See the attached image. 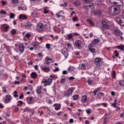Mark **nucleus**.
<instances>
[{"label":"nucleus","instance_id":"f8f14e48","mask_svg":"<svg viewBox=\"0 0 124 124\" xmlns=\"http://www.w3.org/2000/svg\"><path fill=\"white\" fill-rule=\"evenodd\" d=\"M94 62L96 65L98 66H100V62H101V59L100 58H96L94 60Z\"/></svg>","mask_w":124,"mask_h":124},{"label":"nucleus","instance_id":"338daca9","mask_svg":"<svg viewBox=\"0 0 124 124\" xmlns=\"http://www.w3.org/2000/svg\"><path fill=\"white\" fill-rule=\"evenodd\" d=\"M50 77L51 78H56V75H51L50 76Z\"/></svg>","mask_w":124,"mask_h":124},{"label":"nucleus","instance_id":"4468645a","mask_svg":"<svg viewBox=\"0 0 124 124\" xmlns=\"http://www.w3.org/2000/svg\"><path fill=\"white\" fill-rule=\"evenodd\" d=\"M87 99H88V98L87 97V95H84L82 96L81 101L82 103H86V102H87Z\"/></svg>","mask_w":124,"mask_h":124},{"label":"nucleus","instance_id":"9d476101","mask_svg":"<svg viewBox=\"0 0 124 124\" xmlns=\"http://www.w3.org/2000/svg\"><path fill=\"white\" fill-rule=\"evenodd\" d=\"M18 50L21 53H23L24 51H25V47L24 46V45L22 43H20L19 45Z\"/></svg>","mask_w":124,"mask_h":124},{"label":"nucleus","instance_id":"39448f33","mask_svg":"<svg viewBox=\"0 0 124 124\" xmlns=\"http://www.w3.org/2000/svg\"><path fill=\"white\" fill-rule=\"evenodd\" d=\"M37 29L39 32H43V29H44V24L42 23H39L37 25Z\"/></svg>","mask_w":124,"mask_h":124},{"label":"nucleus","instance_id":"e2e57ef3","mask_svg":"<svg viewBox=\"0 0 124 124\" xmlns=\"http://www.w3.org/2000/svg\"><path fill=\"white\" fill-rule=\"evenodd\" d=\"M0 14H3L4 15H5V14H6V12H4L3 10H2L0 12Z\"/></svg>","mask_w":124,"mask_h":124},{"label":"nucleus","instance_id":"603ef678","mask_svg":"<svg viewBox=\"0 0 124 124\" xmlns=\"http://www.w3.org/2000/svg\"><path fill=\"white\" fill-rule=\"evenodd\" d=\"M31 45H32V46H33L34 47H35V46H37V44L35 43V42H32V43H31Z\"/></svg>","mask_w":124,"mask_h":124},{"label":"nucleus","instance_id":"2eb2a0df","mask_svg":"<svg viewBox=\"0 0 124 124\" xmlns=\"http://www.w3.org/2000/svg\"><path fill=\"white\" fill-rule=\"evenodd\" d=\"M19 20H27L28 19V17L26 16L24 14H21L19 16Z\"/></svg>","mask_w":124,"mask_h":124},{"label":"nucleus","instance_id":"1a4fd4ad","mask_svg":"<svg viewBox=\"0 0 124 124\" xmlns=\"http://www.w3.org/2000/svg\"><path fill=\"white\" fill-rule=\"evenodd\" d=\"M110 2L111 3H119V2L121 3L120 4H118L119 6H120L121 7H123V1L121 0H109Z\"/></svg>","mask_w":124,"mask_h":124},{"label":"nucleus","instance_id":"f03ea898","mask_svg":"<svg viewBox=\"0 0 124 124\" xmlns=\"http://www.w3.org/2000/svg\"><path fill=\"white\" fill-rule=\"evenodd\" d=\"M102 24L103 28L106 29L107 30H109V29H111V28H113V23L111 21H107L106 22L105 20H103L102 21Z\"/></svg>","mask_w":124,"mask_h":124},{"label":"nucleus","instance_id":"13d9d810","mask_svg":"<svg viewBox=\"0 0 124 124\" xmlns=\"http://www.w3.org/2000/svg\"><path fill=\"white\" fill-rule=\"evenodd\" d=\"M74 79H75V78L73 77H70L69 78V80L70 81H71L72 80H74Z\"/></svg>","mask_w":124,"mask_h":124},{"label":"nucleus","instance_id":"7ed1b4c3","mask_svg":"<svg viewBox=\"0 0 124 124\" xmlns=\"http://www.w3.org/2000/svg\"><path fill=\"white\" fill-rule=\"evenodd\" d=\"M74 91H75V87H71L69 88L67 91L64 92V96H70V95H71L72 93H73Z\"/></svg>","mask_w":124,"mask_h":124},{"label":"nucleus","instance_id":"69168bd1","mask_svg":"<svg viewBox=\"0 0 124 124\" xmlns=\"http://www.w3.org/2000/svg\"><path fill=\"white\" fill-rule=\"evenodd\" d=\"M89 7H92V8H93L94 6H93V4H91L88 5Z\"/></svg>","mask_w":124,"mask_h":124},{"label":"nucleus","instance_id":"bf43d9fd","mask_svg":"<svg viewBox=\"0 0 124 124\" xmlns=\"http://www.w3.org/2000/svg\"><path fill=\"white\" fill-rule=\"evenodd\" d=\"M118 56H119V53H117V51H115L114 56L118 57Z\"/></svg>","mask_w":124,"mask_h":124},{"label":"nucleus","instance_id":"6e6552de","mask_svg":"<svg viewBox=\"0 0 124 124\" xmlns=\"http://www.w3.org/2000/svg\"><path fill=\"white\" fill-rule=\"evenodd\" d=\"M13 97H11V95L8 94L6 95V98L5 99V103H10L12 100Z\"/></svg>","mask_w":124,"mask_h":124},{"label":"nucleus","instance_id":"49530a36","mask_svg":"<svg viewBox=\"0 0 124 124\" xmlns=\"http://www.w3.org/2000/svg\"><path fill=\"white\" fill-rule=\"evenodd\" d=\"M23 104V101H18V102H17V105L18 106H21V105H22Z\"/></svg>","mask_w":124,"mask_h":124},{"label":"nucleus","instance_id":"9b49d317","mask_svg":"<svg viewBox=\"0 0 124 124\" xmlns=\"http://www.w3.org/2000/svg\"><path fill=\"white\" fill-rule=\"evenodd\" d=\"M10 28V26L8 24H4L2 26V29L3 31H5V32L8 31V30H9Z\"/></svg>","mask_w":124,"mask_h":124},{"label":"nucleus","instance_id":"a211bd4d","mask_svg":"<svg viewBox=\"0 0 124 124\" xmlns=\"http://www.w3.org/2000/svg\"><path fill=\"white\" fill-rule=\"evenodd\" d=\"M114 32L116 35H122V34H123V32H122L120 30L118 29L114 30Z\"/></svg>","mask_w":124,"mask_h":124},{"label":"nucleus","instance_id":"5fc2aeb1","mask_svg":"<svg viewBox=\"0 0 124 124\" xmlns=\"http://www.w3.org/2000/svg\"><path fill=\"white\" fill-rule=\"evenodd\" d=\"M58 14H59L60 15H63L64 14V12L63 11H61L60 12H58Z\"/></svg>","mask_w":124,"mask_h":124},{"label":"nucleus","instance_id":"5701e85b","mask_svg":"<svg viewBox=\"0 0 124 124\" xmlns=\"http://www.w3.org/2000/svg\"><path fill=\"white\" fill-rule=\"evenodd\" d=\"M86 21L89 24H90V25H92V26H94V23H93V21L90 19L87 18Z\"/></svg>","mask_w":124,"mask_h":124},{"label":"nucleus","instance_id":"0eeeda50","mask_svg":"<svg viewBox=\"0 0 124 124\" xmlns=\"http://www.w3.org/2000/svg\"><path fill=\"white\" fill-rule=\"evenodd\" d=\"M62 54L64 56L65 59L68 58V50L66 48H63L62 50Z\"/></svg>","mask_w":124,"mask_h":124},{"label":"nucleus","instance_id":"4d7b16f0","mask_svg":"<svg viewBox=\"0 0 124 124\" xmlns=\"http://www.w3.org/2000/svg\"><path fill=\"white\" fill-rule=\"evenodd\" d=\"M44 13L45 14H48V13H49V11L46 10V9H44Z\"/></svg>","mask_w":124,"mask_h":124},{"label":"nucleus","instance_id":"79ce46f5","mask_svg":"<svg viewBox=\"0 0 124 124\" xmlns=\"http://www.w3.org/2000/svg\"><path fill=\"white\" fill-rule=\"evenodd\" d=\"M105 115L106 116V117H105L104 118V120H108V119H109V116H110V114H106Z\"/></svg>","mask_w":124,"mask_h":124},{"label":"nucleus","instance_id":"680f3d73","mask_svg":"<svg viewBox=\"0 0 124 124\" xmlns=\"http://www.w3.org/2000/svg\"><path fill=\"white\" fill-rule=\"evenodd\" d=\"M40 113V116H42L43 114H44V111L43 110H42L41 111H39Z\"/></svg>","mask_w":124,"mask_h":124},{"label":"nucleus","instance_id":"c85d7f7f","mask_svg":"<svg viewBox=\"0 0 124 124\" xmlns=\"http://www.w3.org/2000/svg\"><path fill=\"white\" fill-rule=\"evenodd\" d=\"M80 69H82L84 70V69H86V65L84 63H82L80 66Z\"/></svg>","mask_w":124,"mask_h":124},{"label":"nucleus","instance_id":"3c124183","mask_svg":"<svg viewBox=\"0 0 124 124\" xmlns=\"http://www.w3.org/2000/svg\"><path fill=\"white\" fill-rule=\"evenodd\" d=\"M46 47L47 49H50L51 46H50V44H46Z\"/></svg>","mask_w":124,"mask_h":124},{"label":"nucleus","instance_id":"8fccbe9b","mask_svg":"<svg viewBox=\"0 0 124 124\" xmlns=\"http://www.w3.org/2000/svg\"><path fill=\"white\" fill-rule=\"evenodd\" d=\"M61 83H65V78H61Z\"/></svg>","mask_w":124,"mask_h":124},{"label":"nucleus","instance_id":"20e7f679","mask_svg":"<svg viewBox=\"0 0 124 124\" xmlns=\"http://www.w3.org/2000/svg\"><path fill=\"white\" fill-rule=\"evenodd\" d=\"M116 22L120 26H124V17L123 16H120L119 18L117 17Z\"/></svg>","mask_w":124,"mask_h":124},{"label":"nucleus","instance_id":"774afa93","mask_svg":"<svg viewBox=\"0 0 124 124\" xmlns=\"http://www.w3.org/2000/svg\"><path fill=\"white\" fill-rule=\"evenodd\" d=\"M1 3H2V5H5V4H6V2H5L4 1H1Z\"/></svg>","mask_w":124,"mask_h":124},{"label":"nucleus","instance_id":"c756f323","mask_svg":"<svg viewBox=\"0 0 124 124\" xmlns=\"http://www.w3.org/2000/svg\"><path fill=\"white\" fill-rule=\"evenodd\" d=\"M2 89L3 93H7V91H6V87L3 86Z\"/></svg>","mask_w":124,"mask_h":124},{"label":"nucleus","instance_id":"de8ad7c7","mask_svg":"<svg viewBox=\"0 0 124 124\" xmlns=\"http://www.w3.org/2000/svg\"><path fill=\"white\" fill-rule=\"evenodd\" d=\"M72 20H73V22H77V21H78V18H77L76 17H74L72 18Z\"/></svg>","mask_w":124,"mask_h":124},{"label":"nucleus","instance_id":"393cba45","mask_svg":"<svg viewBox=\"0 0 124 124\" xmlns=\"http://www.w3.org/2000/svg\"><path fill=\"white\" fill-rule=\"evenodd\" d=\"M32 26V24H31V22H27L25 23V27H31Z\"/></svg>","mask_w":124,"mask_h":124},{"label":"nucleus","instance_id":"f257e3e1","mask_svg":"<svg viewBox=\"0 0 124 124\" xmlns=\"http://www.w3.org/2000/svg\"><path fill=\"white\" fill-rule=\"evenodd\" d=\"M123 7H124V6H123V7H121L119 6V5H117L116 7L113 6L109 8V13L113 16H116L121 12V8H123Z\"/></svg>","mask_w":124,"mask_h":124},{"label":"nucleus","instance_id":"052dcab7","mask_svg":"<svg viewBox=\"0 0 124 124\" xmlns=\"http://www.w3.org/2000/svg\"><path fill=\"white\" fill-rule=\"evenodd\" d=\"M38 57H39V58L43 57V55H42V54H41V53H38Z\"/></svg>","mask_w":124,"mask_h":124},{"label":"nucleus","instance_id":"2f4dec72","mask_svg":"<svg viewBox=\"0 0 124 124\" xmlns=\"http://www.w3.org/2000/svg\"><path fill=\"white\" fill-rule=\"evenodd\" d=\"M93 83V80L92 79V78H89L88 79V83L91 86V85H92Z\"/></svg>","mask_w":124,"mask_h":124},{"label":"nucleus","instance_id":"473e14b6","mask_svg":"<svg viewBox=\"0 0 124 124\" xmlns=\"http://www.w3.org/2000/svg\"><path fill=\"white\" fill-rule=\"evenodd\" d=\"M73 70H74V67L70 66L68 68V71H73Z\"/></svg>","mask_w":124,"mask_h":124},{"label":"nucleus","instance_id":"0e129e2a","mask_svg":"<svg viewBox=\"0 0 124 124\" xmlns=\"http://www.w3.org/2000/svg\"><path fill=\"white\" fill-rule=\"evenodd\" d=\"M66 73H67V71L64 70V71H62V74L63 75H65V74H66Z\"/></svg>","mask_w":124,"mask_h":124},{"label":"nucleus","instance_id":"ea45409f","mask_svg":"<svg viewBox=\"0 0 124 124\" xmlns=\"http://www.w3.org/2000/svg\"><path fill=\"white\" fill-rule=\"evenodd\" d=\"M11 32L12 33V34H16V32H17V31H16V30L15 29H13L11 31Z\"/></svg>","mask_w":124,"mask_h":124},{"label":"nucleus","instance_id":"ddd939ff","mask_svg":"<svg viewBox=\"0 0 124 124\" xmlns=\"http://www.w3.org/2000/svg\"><path fill=\"white\" fill-rule=\"evenodd\" d=\"M75 44L76 46H77L78 48H81V44H82V41L77 40L76 41Z\"/></svg>","mask_w":124,"mask_h":124},{"label":"nucleus","instance_id":"4be33fe9","mask_svg":"<svg viewBox=\"0 0 124 124\" xmlns=\"http://www.w3.org/2000/svg\"><path fill=\"white\" fill-rule=\"evenodd\" d=\"M50 61H52V58L46 57L45 60V62L46 64H48V65L50 64Z\"/></svg>","mask_w":124,"mask_h":124},{"label":"nucleus","instance_id":"bb28decb","mask_svg":"<svg viewBox=\"0 0 124 124\" xmlns=\"http://www.w3.org/2000/svg\"><path fill=\"white\" fill-rule=\"evenodd\" d=\"M74 100H78L79 99V95L78 94H76L73 96Z\"/></svg>","mask_w":124,"mask_h":124},{"label":"nucleus","instance_id":"4c0bfd02","mask_svg":"<svg viewBox=\"0 0 124 124\" xmlns=\"http://www.w3.org/2000/svg\"><path fill=\"white\" fill-rule=\"evenodd\" d=\"M15 17V15H14V14L11 13L10 15V19H14V17Z\"/></svg>","mask_w":124,"mask_h":124},{"label":"nucleus","instance_id":"aec40b11","mask_svg":"<svg viewBox=\"0 0 124 124\" xmlns=\"http://www.w3.org/2000/svg\"><path fill=\"white\" fill-rule=\"evenodd\" d=\"M54 106H55V110H60L61 109V104H54Z\"/></svg>","mask_w":124,"mask_h":124},{"label":"nucleus","instance_id":"423d86ee","mask_svg":"<svg viewBox=\"0 0 124 124\" xmlns=\"http://www.w3.org/2000/svg\"><path fill=\"white\" fill-rule=\"evenodd\" d=\"M52 82H53V79L52 78H48L47 80H46L42 82V83H43L44 84H45V83H46V84H44L45 87H46V86H50Z\"/></svg>","mask_w":124,"mask_h":124},{"label":"nucleus","instance_id":"412c9836","mask_svg":"<svg viewBox=\"0 0 124 124\" xmlns=\"http://www.w3.org/2000/svg\"><path fill=\"white\" fill-rule=\"evenodd\" d=\"M42 69L45 72H49L50 71V68L47 67H43Z\"/></svg>","mask_w":124,"mask_h":124},{"label":"nucleus","instance_id":"e433bc0d","mask_svg":"<svg viewBox=\"0 0 124 124\" xmlns=\"http://www.w3.org/2000/svg\"><path fill=\"white\" fill-rule=\"evenodd\" d=\"M52 71L53 72H58V71H60V68L59 67H57L56 69H53Z\"/></svg>","mask_w":124,"mask_h":124},{"label":"nucleus","instance_id":"a878e982","mask_svg":"<svg viewBox=\"0 0 124 124\" xmlns=\"http://www.w3.org/2000/svg\"><path fill=\"white\" fill-rule=\"evenodd\" d=\"M93 15L95 16L96 15H100L101 14V12L99 11H96L93 12Z\"/></svg>","mask_w":124,"mask_h":124},{"label":"nucleus","instance_id":"c03bdc74","mask_svg":"<svg viewBox=\"0 0 124 124\" xmlns=\"http://www.w3.org/2000/svg\"><path fill=\"white\" fill-rule=\"evenodd\" d=\"M38 40H40V41H42L43 39H44V36H40L38 37Z\"/></svg>","mask_w":124,"mask_h":124},{"label":"nucleus","instance_id":"37998d69","mask_svg":"<svg viewBox=\"0 0 124 124\" xmlns=\"http://www.w3.org/2000/svg\"><path fill=\"white\" fill-rule=\"evenodd\" d=\"M99 42V40H98V39H94V40L93 41V43L94 44H97V43H98Z\"/></svg>","mask_w":124,"mask_h":124},{"label":"nucleus","instance_id":"b1692460","mask_svg":"<svg viewBox=\"0 0 124 124\" xmlns=\"http://www.w3.org/2000/svg\"><path fill=\"white\" fill-rule=\"evenodd\" d=\"M116 48H117L118 50H121V51H124V46H116Z\"/></svg>","mask_w":124,"mask_h":124},{"label":"nucleus","instance_id":"a19ab883","mask_svg":"<svg viewBox=\"0 0 124 124\" xmlns=\"http://www.w3.org/2000/svg\"><path fill=\"white\" fill-rule=\"evenodd\" d=\"M12 2L14 4H16L19 3V0H12Z\"/></svg>","mask_w":124,"mask_h":124},{"label":"nucleus","instance_id":"09e8293b","mask_svg":"<svg viewBox=\"0 0 124 124\" xmlns=\"http://www.w3.org/2000/svg\"><path fill=\"white\" fill-rule=\"evenodd\" d=\"M112 78H115L116 76V72L115 71H113L112 73Z\"/></svg>","mask_w":124,"mask_h":124},{"label":"nucleus","instance_id":"dca6fc26","mask_svg":"<svg viewBox=\"0 0 124 124\" xmlns=\"http://www.w3.org/2000/svg\"><path fill=\"white\" fill-rule=\"evenodd\" d=\"M41 90H42V86H40L37 87V90L36 92L38 94H41Z\"/></svg>","mask_w":124,"mask_h":124},{"label":"nucleus","instance_id":"864d4df0","mask_svg":"<svg viewBox=\"0 0 124 124\" xmlns=\"http://www.w3.org/2000/svg\"><path fill=\"white\" fill-rule=\"evenodd\" d=\"M56 16L57 17V18H61L62 17V16L60 14H58V13L57 14H56Z\"/></svg>","mask_w":124,"mask_h":124},{"label":"nucleus","instance_id":"a18cd8bd","mask_svg":"<svg viewBox=\"0 0 124 124\" xmlns=\"http://www.w3.org/2000/svg\"><path fill=\"white\" fill-rule=\"evenodd\" d=\"M120 85L121 86H124V81L123 80H121L119 82Z\"/></svg>","mask_w":124,"mask_h":124},{"label":"nucleus","instance_id":"7c9ffc66","mask_svg":"<svg viewBox=\"0 0 124 124\" xmlns=\"http://www.w3.org/2000/svg\"><path fill=\"white\" fill-rule=\"evenodd\" d=\"M89 50L91 53H92V54H94V53H95V49L94 48H90Z\"/></svg>","mask_w":124,"mask_h":124},{"label":"nucleus","instance_id":"72a5a7b5","mask_svg":"<svg viewBox=\"0 0 124 124\" xmlns=\"http://www.w3.org/2000/svg\"><path fill=\"white\" fill-rule=\"evenodd\" d=\"M80 3H81L79 0H76L75 2H74V4H75V5H79V4H80Z\"/></svg>","mask_w":124,"mask_h":124},{"label":"nucleus","instance_id":"f704fd0d","mask_svg":"<svg viewBox=\"0 0 124 124\" xmlns=\"http://www.w3.org/2000/svg\"><path fill=\"white\" fill-rule=\"evenodd\" d=\"M31 33H27L25 35V37L26 38H30V37H31Z\"/></svg>","mask_w":124,"mask_h":124},{"label":"nucleus","instance_id":"6ab92c4d","mask_svg":"<svg viewBox=\"0 0 124 124\" xmlns=\"http://www.w3.org/2000/svg\"><path fill=\"white\" fill-rule=\"evenodd\" d=\"M31 76L33 79H36V78H37V74L33 72L31 73Z\"/></svg>","mask_w":124,"mask_h":124},{"label":"nucleus","instance_id":"6e6d98bb","mask_svg":"<svg viewBox=\"0 0 124 124\" xmlns=\"http://www.w3.org/2000/svg\"><path fill=\"white\" fill-rule=\"evenodd\" d=\"M98 93V89L96 90L95 91H93V92L94 95H96V93Z\"/></svg>","mask_w":124,"mask_h":124},{"label":"nucleus","instance_id":"cd10ccee","mask_svg":"<svg viewBox=\"0 0 124 124\" xmlns=\"http://www.w3.org/2000/svg\"><path fill=\"white\" fill-rule=\"evenodd\" d=\"M32 99L33 98L32 97L29 98V101L28 102V104H32Z\"/></svg>","mask_w":124,"mask_h":124},{"label":"nucleus","instance_id":"58836bf2","mask_svg":"<svg viewBox=\"0 0 124 124\" xmlns=\"http://www.w3.org/2000/svg\"><path fill=\"white\" fill-rule=\"evenodd\" d=\"M113 107H114V108H118V109H120V107H118L117 105H116L115 103H113L112 104Z\"/></svg>","mask_w":124,"mask_h":124},{"label":"nucleus","instance_id":"c9c22d12","mask_svg":"<svg viewBox=\"0 0 124 124\" xmlns=\"http://www.w3.org/2000/svg\"><path fill=\"white\" fill-rule=\"evenodd\" d=\"M73 37V36H72V33H70V34H68L67 35V38H68V39H71V38H72Z\"/></svg>","mask_w":124,"mask_h":124},{"label":"nucleus","instance_id":"f3484780","mask_svg":"<svg viewBox=\"0 0 124 124\" xmlns=\"http://www.w3.org/2000/svg\"><path fill=\"white\" fill-rule=\"evenodd\" d=\"M26 9H27V7L24 4L22 5L21 6L18 8V10H19V11H23L24 10H26Z\"/></svg>","mask_w":124,"mask_h":124}]
</instances>
